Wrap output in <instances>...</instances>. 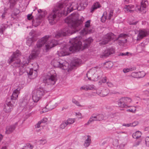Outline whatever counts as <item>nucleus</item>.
Wrapping results in <instances>:
<instances>
[{"label": "nucleus", "instance_id": "f3484780", "mask_svg": "<svg viewBox=\"0 0 149 149\" xmlns=\"http://www.w3.org/2000/svg\"><path fill=\"white\" fill-rule=\"evenodd\" d=\"M148 34V32L145 30H141L139 31V33L137 37V40H139L143 37L146 36Z\"/></svg>", "mask_w": 149, "mask_h": 149}, {"label": "nucleus", "instance_id": "052dcab7", "mask_svg": "<svg viewBox=\"0 0 149 149\" xmlns=\"http://www.w3.org/2000/svg\"><path fill=\"white\" fill-rule=\"evenodd\" d=\"M138 124V122L137 121H135L132 123H131V127H134L136 125Z\"/></svg>", "mask_w": 149, "mask_h": 149}, {"label": "nucleus", "instance_id": "cd10ccee", "mask_svg": "<svg viewBox=\"0 0 149 149\" xmlns=\"http://www.w3.org/2000/svg\"><path fill=\"white\" fill-rule=\"evenodd\" d=\"M141 132L139 131H138L132 134V136L134 138L137 139L141 136Z\"/></svg>", "mask_w": 149, "mask_h": 149}, {"label": "nucleus", "instance_id": "2f4dec72", "mask_svg": "<svg viewBox=\"0 0 149 149\" xmlns=\"http://www.w3.org/2000/svg\"><path fill=\"white\" fill-rule=\"evenodd\" d=\"M107 12H105L104 13V14H103L101 18V21L104 23V22L106 19H107Z\"/></svg>", "mask_w": 149, "mask_h": 149}, {"label": "nucleus", "instance_id": "393cba45", "mask_svg": "<svg viewBox=\"0 0 149 149\" xmlns=\"http://www.w3.org/2000/svg\"><path fill=\"white\" fill-rule=\"evenodd\" d=\"M101 7L100 5L99 2H96L93 4V5L91 7V12L93 13L94 10L98 8H100Z\"/></svg>", "mask_w": 149, "mask_h": 149}, {"label": "nucleus", "instance_id": "8fccbe9b", "mask_svg": "<svg viewBox=\"0 0 149 149\" xmlns=\"http://www.w3.org/2000/svg\"><path fill=\"white\" fill-rule=\"evenodd\" d=\"M38 142L40 144H42L43 145L47 142V141L45 139H41L39 140Z\"/></svg>", "mask_w": 149, "mask_h": 149}, {"label": "nucleus", "instance_id": "c85d7f7f", "mask_svg": "<svg viewBox=\"0 0 149 149\" xmlns=\"http://www.w3.org/2000/svg\"><path fill=\"white\" fill-rule=\"evenodd\" d=\"M94 118H95L97 121H100L103 119L104 116L102 114H100L95 116V117H94Z\"/></svg>", "mask_w": 149, "mask_h": 149}, {"label": "nucleus", "instance_id": "f03ea898", "mask_svg": "<svg viewBox=\"0 0 149 149\" xmlns=\"http://www.w3.org/2000/svg\"><path fill=\"white\" fill-rule=\"evenodd\" d=\"M81 38V36L76 37L70 40V42L72 44V45L68 48L64 47L62 49L60 52V56H64L68 55L69 51L73 52L76 50H82L88 47L93 41L92 38H89L85 40L84 45L83 46L80 40Z\"/></svg>", "mask_w": 149, "mask_h": 149}, {"label": "nucleus", "instance_id": "5701e85b", "mask_svg": "<svg viewBox=\"0 0 149 149\" xmlns=\"http://www.w3.org/2000/svg\"><path fill=\"white\" fill-rule=\"evenodd\" d=\"M103 74V72L100 70L99 69H98L97 71L95 74L94 77H96V79H91L90 80H93L95 81H97L99 79H100L102 76Z\"/></svg>", "mask_w": 149, "mask_h": 149}, {"label": "nucleus", "instance_id": "0eeeda50", "mask_svg": "<svg viewBox=\"0 0 149 149\" xmlns=\"http://www.w3.org/2000/svg\"><path fill=\"white\" fill-rule=\"evenodd\" d=\"M44 88L40 87L34 90L32 92V99L34 102H37L45 93Z\"/></svg>", "mask_w": 149, "mask_h": 149}, {"label": "nucleus", "instance_id": "37998d69", "mask_svg": "<svg viewBox=\"0 0 149 149\" xmlns=\"http://www.w3.org/2000/svg\"><path fill=\"white\" fill-rule=\"evenodd\" d=\"M127 36V35L126 34L121 33L119 35L118 37L116 39V40H117L120 38H125V37Z\"/></svg>", "mask_w": 149, "mask_h": 149}, {"label": "nucleus", "instance_id": "6ab92c4d", "mask_svg": "<svg viewBox=\"0 0 149 149\" xmlns=\"http://www.w3.org/2000/svg\"><path fill=\"white\" fill-rule=\"evenodd\" d=\"M58 43V42L54 39L52 40L51 41H48V44L46 45V49L48 50L51 49L57 45Z\"/></svg>", "mask_w": 149, "mask_h": 149}, {"label": "nucleus", "instance_id": "c9c22d12", "mask_svg": "<svg viewBox=\"0 0 149 149\" xmlns=\"http://www.w3.org/2000/svg\"><path fill=\"white\" fill-rule=\"evenodd\" d=\"M94 117H95V116H94L93 115L90 118L89 120L88 121L87 123V125H88L91 123V122L95 121H97V120H96V119H95V118H94Z\"/></svg>", "mask_w": 149, "mask_h": 149}, {"label": "nucleus", "instance_id": "ea45409f", "mask_svg": "<svg viewBox=\"0 0 149 149\" xmlns=\"http://www.w3.org/2000/svg\"><path fill=\"white\" fill-rule=\"evenodd\" d=\"M113 145L115 147H117L119 145L118 141V139H114L113 142Z\"/></svg>", "mask_w": 149, "mask_h": 149}, {"label": "nucleus", "instance_id": "6e6d98bb", "mask_svg": "<svg viewBox=\"0 0 149 149\" xmlns=\"http://www.w3.org/2000/svg\"><path fill=\"white\" fill-rule=\"evenodd\" d=\"M108 86L110 87H112L113 86V84L111 82H106Z\"/></svg>", "mask_w": 149, "mask_h": 149}, {"label": "nucleus", "instance_id": "bb28decb", "mask_svg": "<svg viewBox=\"0 0 149 149\" xmlns=\"http://www.w3.org/2000/svg\"><path fill=\"white\" fill-rule=\"evenodd\" d=\"M91 136H87V138L85 140L84 143V146L85 147H87L89 146L91 143Z\"/></svg>", "mask_w": 149, "mask_h": 149}, {"label": "nucleus", "instance_id": "0e129e2a", "mask_svg": "<svg viewBox=\"0 0 149 149\" xmlns=\"http://www.w3.org/2000/svg\"><path fill=\"white\" fill-rule=\"evenodd\" d=\"M47 118H43L40 121L41 123H45L47 121Z\"/></svg>", "mask_w": 149, "mask_h": 149}, {"label": "nucleus", "instance_id": "864d4df0", "mask_svg": "<svg viewBox=\"0 0 149 149\" xmlns=\"http://www.w3.org/2000/svg\"><path fill=\"white\" fill-rule=\"evenodd\" d=\"M145 142L147 146L149 147V137H147L146 138Z\"/></svg>", "mask_w": 149, "mask_h": 149}, {"label": "nucleus", "instance_id": "72a5a7b5", "mask_svg": "<svg viewBox=\"0 0 149 149\" xmlns=\"http://www.w3.org/2000/svg\"><path fill=\"white\" fill-rule=\"evenodd\" d=\"M9 1L10 4V8L12 9L16 3V0H9Z\"/></svg>", "mask_w": 149, "mask_h": 149}, {"label": "nucleus", "instance_id": "7c9ffc66", "mask_svg": "<svg viewBox=\"0 0 149 149\" xmlns=\"http://www.w3.org/2000/svg\"><path fill=\"white\" fill-rule=\"evenodd\" d=\"M50 104L47 105L44 108L42 109V112L43 113L46 112L50 110H51L52 109H54L53 107L49 108V106H50Z\"/></svg>", "mask_w": 149, "mask_h": 149}, {"label": "nucleus", "instance_id": "5fc2aeb1", "mask_svg": "<svg viewBox=\"0 0 149 149\" xmlns=\"http://www.w3.org/2000/svg\"><path fill=\"white\" fill-rule=\"evenodd\" d=\"M90 21L89 20L87 21L85 23V27L88 28L90 26Z\"/></svg>", "mask_w": 149, "mask_h": 149}, {"label": "nucleus", "instance_id": "c03bdc74", "mask_svg": "<svg viewBox=\"0 0 149 149\" xmlns=\"http://www.w3.org/2000/svg\"><path fill=\"white\" fill-rule=\"evenodd\" d=\"M111 140V139L110 138H107L103 141L102 143V145H104L105 144L109 143Z\"/></svg>", "mask_w": 149, "mask_h": 149}, {"label": "nucleus", "instance_id": "13d9d810", "mask_svg": "<svg viewBox=\"0 0 149 149\" xmlns=\"http://www.w3.org/2000/svg\"><path fill=\"white\" fill-rule=\"evenodd\" d=\"M96 93L98 95H99L100 96V95H101V88H99L97 89L96 91Z\"/></svg>", "mask_w": 149, "mask_h": 149}, {"label": "nucleus", "instance_id": "774afa93", "mask_svg": "<svg viewBox=\"0 0 149 149\" xmlns=\"http://www.w3.org/2000/svg\"><path fill=\"white\" fill-rule=\"evenodd\" d=\"M7 13V12H4L2 14V15H1V17L2 19H4L5 17V15H6Z\"/></svg>", "mask_w": 149, "mask_h": 149}, {"label": "nucleus", "instance_id": "f704fd0d", "mask_svg": "<svg viewBox=\"0 0 149 149\" xmlns=\"http://www.w3.org/2000/svg\"><path fill=\"white\" fill-rule=\"evenodd\" d=\"M32 38H29L26 40V44L29 46H30L33 41Z\"/></svg>", "mask_w": 149, "mask_h": 149}, {"label": "nucleus", "instance_id": "680f3d73", "mask_svg": "<svg viewBox=\"0 0 149 149\" xmlns=\"http://www.w3.org/2000/svg\"><path fill=\"white\" fill-rule=\"evenodd\" d=\"M136 111V109H129L127 110V111L128 112H135Z\"/></svg>", "mask_w": 149, "mask_h": 149}, {"label": "nucleus", "instance_id": "e2e57ef3", "mask_svg": "<svg viewBox=\"0 0 149 149\" xmlns=\"http://www.w3.org/2000/svg\"><path fill=\"white\" fill-rule=\"evenodd\" d=\"M122 125L123 126H126L127 127H129L131 126V123L127 124L123 123V124Z\"/></svg>", "mask_w": 149, "mask_h": 149}, {"label": "nucleus", "instance_id": "dca6fc26", "mask_svg": "<svg viewBox=\"0 0 149 149\" xmlns=\"http://www.w3.org/2000/svg\"><path fill=\"white\" fill-rule=\"evenodd\" d=\"M115 52V49L112 47L108 48L104 51L103 54L101 55V57L102 58L107 57L109 55L114 53Z\"/></svg>", "mask_w": 149, "mask_h": 149}, {"label": "nucleus", "instance_id": "2eb2a0df", "mask_svg": "<svg viewBox=\"0 0 149 149\" xmlns=\"http://www.w3.org/2000/svg\"><path fill=\"white\" fill-rule=\"evenodd\" d=\"M20 55L19 51L17 50L15 52H14L13 55L10 57L8 60V63L9 64H10L15 59H17V58Z\"/></svg>", "mask_w": 149, "mask_h": 149}, {"label": "nucleus", "instance_id": "e433bc0d", "mask_svg": "<svg viewBox=\"0 0 149 149\" xmlns=\"http://www.w3.org/2000/svg\"><path fill=\"white\" fill-rule=\"evenodd\" d=\"M146 75L145 72L143 71L138 72V78H142L145 76Z\"/></svg>", "mask_w": 149, "mask_h": 149}, {"label": "nucleus", "instance_id": "58836bf2", "mask_svg": "<svg viewBox=\"0 0 149 149\" xmlns=\"http://www.w3.org/2000/svg\"><path fill=\"white\" fill-rule=\"evenodd\" d=\"M104 64H105L107 68H109L112 67L113 65V63L110 62H106Z\"/></svg>", "mask_w": 149, "mask_h": 149}, {"label": "nucleus", "instance_id": "20e7f679", "mask_svg": "<svg viewBox=\"0 0 149 149\" xmlns=\"http://www.w3.org/2000/svg\"><path fill=\"white\" fill-rule=\"evenodd\" d=\"M20 89L18 88L14 90L11 98H8L6 103L4 104L3 110L6 113L10 112L13 109V106L17 102V98L19 93Z\"/></svg>", "mask_w": 149, "mask_h": 149}, {"label": "nucleus", "instance_id": "4be33fe9", "mask_svg": "<svg viewBox=\"0 0 149 149\" xmlns=\"http://www.w3.org/2000/svg\"><path fill=\"white\" fill-rule=\"evenodd\" d=\"M140 8H138V10L142 12L146 8L148 5V2L147 0H142Z\"/></svg>", "mask_w": 149, "mask_h": 149}, {"label": "nucleus", "instance_id": "69168bd1", "mask_svg": "<svg viewBox=\"0 0 149 149\" xmlns=\"http://www.w3.org/2000/svg\"><path fill=\"white\" fill-rule=\"evenodd\" d=\"M107 78L106 77H104L102 78V82L104 83L106 82L107 81Z\"/></svg>", "mask_w": 149, "mask_h": 149}, {"label": "nucleus", "instance_id": "09e8293b", "mask_svg": "<svg viewBox=\"0 0 149 149\" xmlns=\"http://www.w3.org/2000/svg\"><path fill=\"white\" fill-rule=\"evenodd\" d=\"M113 10H110V12L109 13V14L108 15V17L107 19L109 20H110L112 16H113Z\"/></svg>", "mask_w": 149, "mask_h": 149}, {"label": "nucleus", "instance_id": "1a4fd4ad", "mask_svg": "<svg viewBox=\"0 0 149 149\" xmlns=\"http://www.w3.org/2000/svg\"><path fill=\"white\" fill-rule=\"evenodd\" d=\"M132 100L131 98L128 97H122L118 102V105L119 107L121 108H127L130 106L128 105L131 102Z\"/></svg>", "mask_w": 149, "mask_h": 149}, {"label": "nucleus", "instance_id": "49530a36", "mask_svg": "<svg viewBox=\"0 0 149 149\" xmlns=\"http://www.w3.org/2000/svg\"><path fill=\"white\" fill-rule=\"evenodd\" d=\"M67 125H68V124L66 121L63 122L60 125V128L62 129H64Z\"/></svg>", "mask_w": 149, "mask_h": 149}, {"label": "nucleus", "instance_id": "4468645a", "mask_svg": "<svg viewBox=\"0 0 149 149\" xmlns=\"http://www.w3.org/2000/svg\"><path fill=\"white\" fill-rule=\"evenodd\" d=\"M70 32V31L68 28H65L57 32L55 35V37L56 38H58L62 36H65Z\"/></svg>", "mask_w": 149, "mask_h": 149}, {"label": "nucleus", "instance_id": "3c124183", "mask_svg": "<svg viewBox=\"0 0 149 149\" xmlns=\"http://www.w3.org/2000/svg\"><path fill=\"white\" fill-rule=\"evenodd\" d=\"M118 40L119 41V42L120 43H125L127 42V40L125 39V38H121V39H119Z\"/></svg>", "mask_w": 149, "mask_h": 149}, {"label": "nucleus", "instance_id": "603ef678", "mask_svg": "<svg viewBox=\"0 0 149 149\" xmlns=\"http://www.w3.org/2000/svg\"><path fill=\"white\" fill-rule=\"evenodd\" d=\"M74 62L76 65H79L81 61L80 59L77 58L74 60Z\"/></svg>", "mask_w": 149, "mask_h": 149}, {"label": "nucleus", "instance_id": "a19ab883", "mask_svg": "<svg viewBox=\"0 0 149 149\" xmlns=\"http://www.w3.org/2000/svg\"><path fill=\"white\" fill-rule=\"evenodd\" d=\"M20 13V11L18 9H16L15 10V12L13 14H12L11 16L13 18V16H16Z\"/></svg>", "mask_w": 149, "mask_h": 149}, {"label": "nucleus", "instance_id": "b1692460", "mask_svg": "<svg viewBox=\"0 0 149 149\" xmlns=\"http://www.w3.org/2000/svg\"><path fill=\"white\" fill-rule=\"evenodd\" d=\"M134 7V5H125L124 8V10L125 12L127 13H133V10H131L132 8H133Z\"/></svg>", "mask_w": 149, "mask_h": 149}, {"label": "nucleus", "instance_id": "ddd939ff", "mask_svg": "<svg viewBox=\"0 0 149 149\" xmlns=\"http://www.w3.org/2000/svg\"><path fill=\"white\" fill-rule=\"evenodd\" d=\"M33 103L29 101L27 103V100L24 99L20 102V105L21 107L23 108H30L33 106Z\"/></svg>", "mask_w": 149, "mask_h": 149}, {"label": "nucleus", "instance_id": "473e14b6", "mask_svg": "<svg viewBox=\"0 0 149 149\" xmlns=\"http://www.w3.org/2000/svg\"><path fill=\"white\" fill-rule=\"evenodd\" d=\"M136 69V68L135 67L130 68H125L123 70V71L124 73H126L128 72H130V71H132V70H135Z\"/></svg>", "mask_w": 149, "mask_h": 149}, {"label": "nucleus", "instance_id": "bf43d9fd", "mask_svg": "<svg viewBox=\"0 0 149 149\" xmlns=\"http://www.w3.org/2000/svg\"><path fill=\"white\" fill-rule=\"evenodd\" d=\"M80 89L84 90L86 91L88 90L87 85H84L81 87L80 88Z\"/></svg>", "mask_w": 149, "mask_h": 149}, {"label": "nucleus", "instance_id": "aec40b11", "mask_svg": "<svg viewBox=\"0 0 149 149\" xmlns=\"http://www.w3.org/2000/svg\"><path fill=\"white\" fill-rule=\"evenodd\" d=\"M17 125V122H16L14 125L7 126L6 128V133L9 134L12 133L15 129Z\"/></svg>", "mask_w": 149, "mask_h": 149}, {"label": "nucleus", "instance_id": "423d86ee", "mask_svg": "<svg viewBox=\"0 0 149 149\" xmlns=\"http://www.w3.org/2000/svg\"><path fill=\"white\" fill-rule=\"evenodd\" d=\"M57 80L56 74L54 70H51L50 75L46 76L43 79V81L45 85H53Z\"/></svg>", "mask_w": 149, "mask_h": 149}, {"label": "nucleus", "instance_id": "9d476101", "mask_svg": "<svg viewBox=\"0 0 149 149\" xmlns=\"http://www.w3.org/2000/svg\"><path fill=\"white\" fill-rule=\"evenodd\" d=\"M12 63H13L11 64V65L14 68H17L21 66L19 69V72L20 74H22L25 71V69L24 68L23 66L27 65L29 62L28 63L26 62V63H22L20 59L18 58L15 59Z\"/></svg>", "mask_w": 149, "mask_h": 149}, {"label": "nucleus", "instance_id": "338daca9", "mask_svg": "<svg viewBox=\"0 0 149 149\" xmlns=\"http://www.w3.org/2000/svg\"><path fill=\"white\" fill-rule=\"evenodd\" d=\"M129 53L128 52H126V53H121L119 55L120 56H125L128 54Z\"/></svg>", "mask_w": 149, "mask_h": 149}, {"label": "nucleus", "instance_id": "de8ad7c7", "mask_svg": "<svg viewBox=\"0 0 149 149\" xmlns=\"http://www.w3.org/2000/svg\"><path fill=\"white\" fill-rule=\"evenodd\" d=\"M88 90H95V87L93 85H88Z\"/></svg>", "mask_w": 149, "mask_h": 149}, {"label": "nucleus", "instance_id": "4d7b16f0", "mask_svg": "<svg viewBox=\"0 0 149 149\" xmlns=\"http://www.w3.org/2000/svg\"><path fill=\"white\" fill-rule=\"evenodd\" d=\"M33 17L32 16V14H29L27 15V18L29 20H31L33 19Z\"/></svg>", "mask_w": 149, "mask_h": 149}, {"label": "nucleus", "instance_id": "a878e982", "mask_svg": "<svg viewBox=\"0 0 149 149\" xmlns=\"http://www.w3.org/2000/svg\"><path fill=\"white\" fill-rule=\"evenodd\" d=\"M88 3V0H81L79 4L81 8L84 9L87 6Z\"/></svg>", "mask_w": 149, "mask_h": 149}, {"label": "nucleus", "instance_id": "412c9836", "mask_svg": "<svg viewBox=\"0 0 149 149\" xmlns=\"http://www.w3.org/2000/svg\"><path fill=\"white\" fill-rule=\"evenodd\" d=\"M27 73L30 78L34 79L37 76V72L36 70H33L32 68L30 69L27 71Z\"/></svg>", "mask_w": 149, "mask_h": 149}, {"label": "nucleus", "instance_id": "7ed1b4c3", "mask_svg": "<svg viewBox=\"0 0 149 149\" xmlns=\"http://www.w3.org/2000/svg\"><path fill=\"white\" fill-rule=\"evenodd\" d=\"M78 17L77 13H73L65 20V22L72 30L71 34L79 31L81 28L83 21L81 20L78 19Z\"/></svg>", "mask_w": 149, "mask_h": 149}, {"label": "nucleus", "instance_id": "9b49d317", "mask_svg": "<svg viewBox=\"0 0 149 149\" xmlns=\"http://www.w3.org/2000/svg\"><path fill=\"white\" fill-rule=\"evenodd\" d=\"M116 36L112 33H107L104 37L103 40L100 42V44L102 45H105L111 40H113L115 38Z\"/></svg>", "mask_w": 149, "mask_h": 149}, {"label": "nucleus", "instance_id": "4c0bfd02", "mask_svg": "<svg viewBox=\"0 0 149 149\" xmlns=\"http://www.w3.org/2000/svg\"><path fill=\"white\" fill-rule=\"evenodd\" d=\"M72 102L73 103H74V104H75L76 105H77L79 107H82V106L81 105L79 102L78 101L76 100L75 99H72Z\"/></svg>", "mask_w": 149, "mask_h": 149}, {"label": "nucleus", "instance_id": "6e6552de", "mask_svg": "<svg viewBox=\"0 0 149 149\" xmlns=\"http://www.w3.org/2000/svg\"><path fill=\"white\" fill-rule=\"evenodd\" d=\"M51 64L54 67L58 68L63 70H67L68 68L69 63L66 61L61 59H54L51 62Z\"/></svg>", "mask_w": 149, "mask_h": 149}, {"label": "nucleus", "instance_id": "39448f33", "mask_svg": "<svg viewBox=\"0 0 149 149\" xmlns=\"http://www.w3.org/2000/svg\"><path fill=\"white\" fill-rule=\"evenodd\" d=\"M49 37V35L45 36L38 40L36 45V47H35L31 53V56L33 58L38 56L40 52V48L46 43Z\"/></svg>", "mask_w": 149, "mask_h": 149}, {"label": "nucleus", "instance_id": "a211bd4d", "mask_svg": "<svg viewBox=\"0 0 149 149\" xmlns=\"http://www.w3.org/2000/svg\"><path fill=\"white\" fill-rule=\"evenodd\" d=\"M43 16L42 15H39L35 19L32 21V24L33 26L36 27L39 25L43 20Z\"/></svg>", "mask_w": 149, "mask_h": 149}, {"label": "nucleus", "instance_id": "c756f323", "mask_svg": "<svg viewBox=\"0 0 149 149\" xmlns=\"http://www.w3.org/2000/svg\"><path fill=\"white\" fill-rule=\"evenodd\" d=\"M101 93L100 95V96L101 97H104L107 95L109 92L108 89H103L101 90Z\"/></svg>", "mask_w": 149, "mask_h": 149}, {"label": "nucleus", "instance_id": "f8f14e48", "mask_svg": "<svg viewBox=\"0 0 149 149\" xmlns=\"http://www.w3.org/2000/svg\"><path fill=\"white\" fill-rule=\"evenodd\" d=\"M97 68L95 67L93 68L88 71L86 74V76L88 79L89 80L91 79H96V77H94V75L97 71Z\"/></svg>", "mask_w": 149, "mask_h": 149}, {"label": "nucleus", "instance_id": "a18cd8bd", "mask_svg": "<svg viewBox=\"0 0 149 149\" xmlns=\"http://www.w3.org/2000/svg\"><path fill=\"white\" fill-rule=\"evenodd\" d=\"M131 75L132 77L134 78H138V77H139L138 76V72H132L131 74Z\"/></svg>", "mask_w": 149, "mask_h": 149}, {"label": "nucleus", "instance_id": "f257e3e1", "mask_svg": "<svg viewBox=\"0 0 149 149\" xmlns=\"http://www.w3.org/2000/svg\"><path fill=\"white\" fill-rule=\"evenodd\" d=\"M67 3L66 1L63 3L60 2L54 7L52 12L48 17L50 24L52 25L55 24L62 15H67L73 10L77 9L79 7L77 3L72 2L69 5Z\"/></svg>", "mask_w": 149, "mask_h": 149}, {"label": "nucleus", "instance_id": "79ce46f5", "mask_svg": "<svg viewBox=\"0 0 149 149\" xmlns=\"http://www.w3.org/2000/svg\"><path fill=\"white\" fill-rule=\"evenodd\" d=\"M68 124H71L73 123L74 122V119L69 118L66 121Z\"/></svg>", "mask_w": 149, "mask_h": 149}]
</instances>
